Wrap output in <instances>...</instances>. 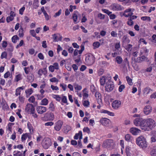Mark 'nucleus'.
I'll use <instances>...</instances> for the list:
<instances>
[{
	"instance_id": "nucleus-1",
	"label": "nucleus",
	"mask_w": 156,
	"mask_h": 156,
	"mask_svg": "<svg viewBox=\"0 0 156 156\" xmlns=\"http://www.w3.org/2000/svg\"><path fill=\"white\" fill-rule=\"evenodd\" d=\"M144 126L143 130L149 131L152 129L155 126V122L152 119L148 118L144 119Z\"/></svg>"
},
{
	"instance_id": "nucleus-2",
	"label": "nucleus",
	"mask_w": 156,
	"mask_h": 156,
	"mask_svg": "<svg viewBox=\"0 0 156 156\" xmlns=\"http://www.w3.org/2000/svg\"><path fill=\"white\" fill-rule=\"evenodd\" d=\"M136 144L140 148L144 149L147 146V143L146 138L143 136H140L136 138Z\"/></svg>"
},
{
	"instance_id": "nucleus-3",
	"label": "nucleus",
	"mask_w": 156,
	"mask_h": 156,
	"mask_svg": "<svg viewBox=\"0 0 156 156\" xmlns=\"http://www.w3.org/2000/svg\"><path fill=\"white\" fill-rule=\"evenodd\" d=\"M114 87V85L113 83L110 79L108 80L105 86V90L107 92H110L113 90Z\"/></svg>"
},
{
	"instance_id": "nucleus-4",
	"label": "nucleus",
	"mask_w": 156,
	"mask_h": 156,
	"mask_svg": "<svg viewBox=\"0 0 156 156\" xmlns=\"http://www.w3.org/2000/svg\"><path fill=\"white\" fill-rule=\"evenodd\" d=\"M144 119L142 118H137L135 119L133 121L134 125L136 126H140L143 130L144 126Z\"/></svg>"
},
{
	"instance_id": "nucleus-5",
	"label": "nucleus",
	"mask_w": 156,
	"mask_h": 156,
	"mask_svg": "<svg viewBox=\"0 0 156 156\" xmlns=\"http://www.w3.org/2000/svg\"><path fill=\"white\" fill-rule=\"evenodd\" d=\"M85 61L88 65H91L94 62V57L92 54L86 56Z\"/></svg>"
},
{
	"instance_id": "nucleus-6",
	"label": "nucleus",
	"mask_w": 156,
	"mask_h": 156,
	"mask_svg": "<svg viewBox=\"0 0 156 156\" xmlns=\"http://www.w3.org/2000/svg\"><path fill=\"white\" fill-rule=\"evenodd\" d=\"M114 144V142L112 140L108 139L105 140L102 146L105 148H109L112 147Z\"/></svg>"
},
{
	"instance_id": "nucleus-7",
	"label": "nucleus",
	"mask_w": 156,
	"mask_h": 156,
	"mask_svg": "<svg viewBox=\"0 0 156 156\" xmlns=\"http://www.w3.org/2000/svg\"><path fill=\"white\" fill-rule=\"evenodd\" d=\"M63 124L62 121L59 120L57 121L55 124L54 128L57 131H60Z\"/></svg>"
},
{
	"instance_id": "nucleus-8",
	"label": "nucleus",
	"mask_w": 156,
	"mask_h": 156,
	"mask_svg": "<svg viewBox=\"0 0 156 156\" xmlns=\"http://www.w3.org/2000/svg\"><path fill=\"white\" fill-rule=\"evenodd\" d=\"M121 102L118 100H115L112 103V108L115 109H118L121 107Z\"/></svg>"
},
{
	"instance_id": "nucleus-9",
	"label": "nucleus",
	"mask_w": 156,
	"mask_h": 156,
	"mask_svg": "<svg viewBox=\"0 0 156 156\" xmlns=\"http://www.w3.org/2000/svg\"><path fill=\"white\" fill-rule=\"evenodd\" d=\"M34 108L32 104H27L25 108V110L26 112L28 114H30L31 112L34 111Z\"/></svg>"
},
{
	"instance_id": "nucleus-10",
	"label": "nucleus",
	"mask_w": 156,
	"mask_h": 156,
	"mask_svg": "<svg viewBox=\"0 0 156 156\" xmlns=\"http://www.w3.org/2000/svg\"><path fill=\"white\" fill-rule=\"evenodd\" d=\"M36 110L37 112L40 114H43L47 111V108L46 107L41 106H39L37 107Z\"/></svg>"
},
{
	"instance_id": "nucleus-11",
	"label": "nucleus",
	"mask_w": 156,
	"mask_h": 156,
	"mask_svg": "<svg viewBox=\"0 0 156 156\" xmlns=\"http://www.w3.org/2000/svg\"><path fill=\"white\" fill-rule=\"evenodd\" d=\"M95 96L98 103L100 105L102 104L101 94L98 92H96L95 94Z\"/></svg>"
},
{
	"instance_id": "nucleus-12",
	"label": "nucleus",
	"mask_w": 156,
	"mask_h": 156,
	"mask_svg": "<svg viewBox=\"0 0 156 156\" xmlns=\"http://www.w3.org/2000/svg\"><path fill=\"white\" fill-rule=\"evenodd\" d=\"M110 7L114 11L121 10L122 9L121 6L116 3L112 4L110 6Z\"/></svg>"
},
{
	"instance_id": "nucleus-13",
	"label": "nucleus",
	"mask_w": 156,
	"mask_h": 156,
	"mask_svg": "<svg viewBox=\"0 0 156 156\" xmlns=\"http://www.w3.org/2000/svg\"><path fill=\"white\" fill-rule=\"evenodd\" d=\"M131 11L132 9L130 8L126 9L124 11L123 14V15L126 17H130L133 14V12H131Z\"/></svg>"
},
{
	"instance_id": "nucleus-14",
	"label": "nucleus",
	"mask_w": 156,
	"mask_h": 156,
	"mask_svg": "<svg viewBox=\"0 0 156 156\" xmlns=\"http://www.w3.org/2000/svg\"><path fill=\"white\" fill-rule=\"evenodd\" d=\"M130 132L133 135H136L140 132V130L135 127H132L129 129Z\"/></svg>"
},
{
	"instance_id": "nucleus-15",
	"label": "nucleus",
	"mask_w": 156,
	"mask_h": 156,
	"mask_svg": "<svg viewBox=\"0 0 156 156\" xmlns=\"http://www.w3.org/2000/svg\"><path fill=\"white\" fill-rule=\"evenodd\" d=\"M110 122L109 120L106 118H103L101 119L100 120V122L101 124L105 126H108Z\"/></svg>"
},
{
	"instance_id": "nucleus-16",
	"label": "nucleus",
	"mask_w": 156,
	"mask_h": 156,
	"mask_svg": "<svg viewBox=\"0 0 156 156\" xmlns=\"http://www.w3.org/2000/svg\"><path fill=\"white\" fill-rule=\"evenodd\" d=\"M152 111V108L149 105H147L145 107L144 109V112L146 115L149 114Z\"/></svg>"
},
{
	"instance_id": "nucleus-17",
	"label": "nucleus",
	"mask_w": 156,
	"mask_h": 156,
	"mask_svg": "<svg viewBox=\"0 0 156 156\" xmlns=\"http://www.w3.org/2000/svg\"><path fill=\"white\" fill-rule=\"evenodd\" d=\"M51 145L50 140H46L43 144V147L45 149H48Z\"/></svg>"
},
{
	"instance_id": "nucleus-18",
	"label": "nucleus",
	"mask_w": 156,
	"mask_h": 156,
	"mask_svg": "<svg viewBox=\"0 0 156 156\" xmlns=\"http://www.w3.org/2000/svg\"><path fill=\"white\" fill-rule=\"evenodd\" d=\"M47 71L46 68H44L43 69H40L38 71L37 73L38 75L40 76L42 75V74L45 75L47 73Z\"/></svg>"
},
{
	"instance_id": "nucleus-19",
	"label": "nucleus",
	"mask_w": 156,
	"mask_h": 156,
	"mask_svg": "<svg viewBox=\"0 0 156 156\" xmlns=\"http://www.w3.org/2000/svg\"><path fill=\"white\" fill-rule=\"evenodd\" d=\"M41 10L42 11V12L43 13L44 16L45 17V20H49V19L51 18V16H49L46 11L44 9V7H42L41 9Z\"/></svg>"
},
{
	"instance_id": "nucleus-20",
	"label": "nucleus",
	"mask_w": 156,
	"mask_h": 156,
	"mask_svg": "<svg viewBox=\"0 0 156 156\" xmlns=\"http://www.w3.org/2000/svg\"><path fill=\"white\" fill-rule=\"evenodd\" d=\"M122 65L123 66L124 68H125L126 66V65H127L129 69L130 68L129 62L128 61V59L127 58H126L124 59L122 64Z\"/></svg>"
},
{
	"instance_id": "nucleus-21",
	"label": "nucleus",
	"mask_w": 156,
	"mask_h": 156,
	"mask_svg": "<svg viewBox=\"0 0 156 156\" xmlns=\"http://www.w3.org/2000/svg\"><path fill=\"white\" fill-rule=\"evenodd\" d=\"M24 89V87L23 86L19 87L16 90L15 95L16 96L20 95V92L22 90H23Z\"/></svg>"
},
{
	"instance_id": "nucleus-22",
	"label": "nucleus",
	"mask_w": 156,
	"mask_h": 156,
	"mask_svg": "<svg viewBox=\"0 0 156 156\" xmlns=\"http://www.w3.org/2000/svg\"><path fill=\"white\" fill-rule=\"evenodd\" d=\"M107 79L105 77L103 76L100 78V82L101 86H104L105 83L106 82Z\"/></svg>"
},
{
	"instance_id": "nucleus-23",
	"label": "nucleus",
	"mask_w": 156,
	"mask_h": 156,
	"mask_svg": "<svg viewBox=\"0 0 156 156\" xmlns=\"http://www.w3.org/2000/svg\"><path fill=\"white\" fill-rule=\"evenodd\" d=\"M78 12L77 11H75L73 16V20L74 22L75 23H76V22L78 19L77 14Z\"/></svg>"
},
{
	"instance_id": "nucleus-24",
	"label": "nucleus",
	"mask_w": 156,
	"mask_h": 156,
	"mask_svg": "<svg viewBox=\"0 0 156 156\" xmlns=\"http://www.w3.org/2000/svg\"><path fill=\"white\" fill-rule=\"evenodd\" d=\"M125 138L126 141L128 142H131L133 140V137L129 134H127L126 135Z\"/></svg>"
},
{
	"instance_id": "nucleus-25",
	"label": "nucleus",
	"mask_w": 156,
	"mask_h": 156,
	"mask_svg": "<svg viewBox=\"0 0 156 156\" xmlns=\"http://www.w3.org/2000/svg\"><path fill=\"white\" fill-rule=\"evenodd\" d=\"M115 61L118 64H121L123 61L122 58L120 56H117L115 58Z\"/></svg>"
},
{
	"instance_id": "nucleus-26",
	"label": "nucleus",
	"mask_w": 156,
	"mask_h": 156,
	"mask_svg": "<svg viewBox=\"0 0 156 156\" xmlns=\"http://www.w3.org/2000/svg\"><path fill=\"white\" fill-rule=\"evenodd\" d=\"M152 91V90L149 87H147L145 88L143 90L144 93L145 94H147L150 92Z\"/></svg>"
},
{
	"instance_id": "nucleus-27",
	"label": "nucleus",
	"mask_w": 156,
	"mask_h": 156,
	"mask_svg": "<svg viewBox=\"0 0 156 156\" xmlns=\"http://www.w3.org/2000/svg\"><path fill=\"white\" fill-rule=\"evenodd\" d=\"M25 92L26 94V97H28L32 93L33 90L31 88L26 90Z\"/></svg>"
},
{
	"instance_id": "nucleus-28",
	"label": "nucleus",
	"mask_w": 156,
	"mask_h": 156,
	"mask_svg": "<svg viewBox=\"0 0 156 156\" xmlns=\"http://www.w3.org/2000/svg\"><path fill=\"white\" fill-rule=\"evenodd\" d=\"M49 109L51 111H54L55 110V106L53 103L51 102L49 105Z\"/></svg>"
},
{
	"instance_id": "nucleus-29",
	"label": "nucleus",
	"mask_w": 156,
	"mask_h": 156,
	"mask_svg": "<svg viewBox=\"0 0 156 156\" xmlns=\"http://www.w3.org/2000/svg\"><path fill=\"white\" fill-rule=\"evenodd\" d=\"M18 35L20 37H22L24 36L23 28L21 27L19 31Z\"/></svg>"
},
{
	"instance_id": "nucleus-30",
	"label": "nucleus",
	"mask_w": 156,
	"mask_h": 156,
	"mask_svg": "<svg viewBox=\"0 0 156 156\" xmlns=\"http://www.w3.org/2000/svg\"><path fill=\"white\" fill-rule=\"evenodd\" d=\"M19 38L17 35H14L12 38V41L14 43H16L17 40H19Z\"/></svg>"
},
{
	"instance_id": "nucleus-31",
	"label": "nucleus",
	"mask_w": 156,
	"mask_h": 156,
	"mask_svg": "<svg viewBox=\"0 0 156 156\" xmlns=\"http://www.w3.org/2000/svg\"><path fill=\"white\" fill-rule=\"evenodd\" d=\"M22 75L19 74L16 76L15 80L16 82H18L19 81L22 80Z\"/></svg>"
},
{
	"instance_id": "nucleus-32",
	"label": "nucleus",
	"mask_w": 156,
	"mask_h": 156,
	"mask_svg": "<svg viewBox=\"0 0 156 156\" xmlns=\"http://www.w3.org/2000/svg\"><path fill=\"white\" fill-rule=\"evenodd\" d=\"M74 87L75 89L76 90V92H78L76 90H80L82 89V87L80 85H79L77 84H75L74 85Z\"/></svg>"
},
{
	"instance_id": "nucleus-33",
	"label": "nucleus",
	"mask_w": 156,
	"mask_h": 156,
	"mask_svg": "<svg viewBox=\"0 0 156 156\" xmlns=\"http://www.w3.org/2000/svg\"><path fill=\"white\" fill-rule=\"evenodd\" d=\"M100 45V43L98 41L94 42L93 44L94 49L98 48Z\"/></svg>"
},
{
	"instance_id": "nucleus-34",
	"label": "nucleus",
	"mask_w": 156,
	"mask_h": 156,
	"mask_svg": "<svg viewBox=\"0 0 156 156\" xmlns=\"http://www.w3.org/2000/svg\"><path fill=\"white\" fill-rule=\"evenodd\" d=\"M48 101L46 98H44L41 101V105H47L48 103Z\"/></svg>"
},
{
	"instance_id": "nucleus-35",
	"label": "nucleus",
	"mask_w": 156,
	"mask_h": 156,
	"mask_svg": "<svg viewBox=\"0 0 156 156\" xmlns=\"http://www.w3.org/2000/svg\"><path fill=\"white\" fill-rule=\"evenodd\" d=\"M28 136V133H26L23 134L22 135L21 138V140L22 141H24L26 140L27 137Z\"/></svg>"
},
{
	"instance_id": "nucleus-36",
	"label": "nucleus",
	"mask_w": 156,
	"mask_h": 156,
	"mask_svg": "<svg viewBox=\"0 0 156 156\" xmlns=\"http://www.w3.org/2000/svg\"><path fill=\"white\" fill-rule=\"evenodd\" d=\"M139 58L141 59L140 61H142V62L145 61L148 62L149 61L148 58L144 55H142L140 57H139Z\"/></svg>"
},
{
	"instance_id": "nucleus-37",
	"label": "nucleus",
	"mask_w": 156,
	"mask_h": 156,
	"mask_svg": "<svg viewBox=\"0 0 156 156\" xmlns=\"http://www.w3.org/2000/svg\"><path fill=\"white\" fill-rule=\"evenodd\" d=\"M103 112L104 113L108 114V115L113 116L115 115L114 113L113 112H110L108 111L104 110L103 111Z\"/></svg>"
},
{
	"instance_id": "nucleus-38",
	"label": "nucleus",
	"mask_w": 156,
	"mask_h": 156,
	"mask_svg": "<svg viewBox=\"0 0 156 156\" xmlns=\"http://www.w3.org/2000/svg\"><path fill=\"white\" fill-rule=\"evenodd\" d=\"M86 90L87 89L86 88H85L83 90V96L84 98H87L88 96V92Z\"/></svg>"
},
{
	"instance_id": "nucleus-39",
	"label": "nucleus",
	"mask_w": 156,
	"mask_h": 156,
	"mask_svg": "<svg viewBox=\"0 0 156 156\" xmlns=\"http://www.w3.org/2000/svg\"><path fill=\"white\" fill-rule=\"evenodd\" d=\"M132 48V45L131 44H128L126 47L125 49L128 51H130Z\"/></svg>"
},
{
	"instance_id": "nucleus-40",
	"label": "nucleus",
	"mask_w": 156,
	"mask_h": 156,
	"mask_svg": "<svg viewBox=\"0 0 156 156\" xmlns=\"http://www.w3.org/2000/svg\"><path fill=\"white\" fill-rule=\"evenodd\" d=\"M90 88L91 91L93 93H95L96 92H97L96 88L94 85H91Z\"/></svg>"
},
{
	"instance_id": "nucleus-41",
	"label": "nucleus",
	"mask_w": 156,
	"mask_h": 156,
	"mask_svg": "<svg viewBox=\"0 0 156 156\" xmlns=\"http://www.w3.org/2000/svg\"><path fill=\"white\" fill-rule=\"evenodd\" d=\"M7 53L6 52L4 51L2 53L1 56V59H3L4 58H7Z\"/></svg>"
},
{
	"instance_id": "nucleus-42",
	"label": "nucleus",
	"mask_w": 156,
	"mask_h": 156,
	"mask_svg": "<svg viewBox=\"0 0 156 156\" xmlns=\"http://www.w3.org/2000/svg\"><path fill=\"white\" fill-rule=\"evenodd\" d=\"M126 80L127 82L130 85H132L133 84V83L132 82V80L131 79L129 76H127L126 77Z\"/></svg>"
},
{
	"instance_id": "nucleus-43",
	"label": "nucleus",
	"mask_w": 156,
	"mask_h": 156,
	"mask_svg": "<svg viewBox=\"0 0 156 156\" xmlns=\"http://www.w3.org/2000/svg\"><path fill=\"white\" fill-rule=\"evenodd\" d=\"M55 69L58 70L59 69V66L57 62H55L52 65Z\"/></svg>"
},
{
	"instance_id": "nucleus-44",
	"label": "nucleus",
	"mask_w": 156,
	"mask_h": 156,
	"mask_svg": "<svg viewBox=\"0 0 156 156\" xmlns=\"http://www.w3.org/2000/svg\"><path fill=\"white\" fill-rule=\"evenodd\" d=\"M54 118V116L53 114L51 113L48 115V120L50 121H52L53 120Z\"/></svg>"
},
{
	"instance_id": "nucleus-45",
	"label": "nucleus",
	"mask_w": 156,
	"mask_h": 156,
	"mask_svg": "<svg viewBox=\"0 0 156 156\" xmlns=\"http://www.w3.org/2000/svg\"><path fill=\"white\" fill-rule=\"evenodd\" d=\"M14 155L15 156H23L22 153L20 151H14Z\"/></svg>"
},
{
	"instance_id": "nucleus-46",
	"label": "nucleus",
	"mask_w": 156,
	"mask_h": 156,
	"mask_svg": "<svg viewBox=\"0 0 156 156\" xmlns=\"http://www.w3.org/2000/svg\"><path fill=\"white\" fill-rule=\"evenodd\" d=\"M53 98L56 99V100L58 101H59L61 99V98L58 95H54L53 96Z\"/></svg>"
},
{
	"instance_id": "nucleus-47",
	"label": "nucleus",
	"mask_w": 156,
	"mask_h": 156,
	"mask_svg": "<svg viewBox=\"0 0 156 156\" xmlns=\"http://www.w3.org/2000/svg\"><path fill=\"white\" fill-rule=\"evenodd\" d=\"M27 79L30 81H33L34 79V75L31 74L30 75L28 76Z\"/></svg>"
},
{
	"instance_id": "nucleus-48",
	"label": "nucleus",
	"mask_w": 156,
	"mask_h": 156,
	"mask_svg": "<svg viewBox=\"0 0 156 156\" xmlns=\"http://www.w3.org/2000/svg\"><path fill=\"white\" fill-rule=\"evenodd\" d=\"M83 105L85 107H87L90 105L89 102L88 101H85L83 103Z\"/></svg>"
},
{
	"instance_id": "nucleus-49",
	"label": "nucleus",
	"mask_w": 156,
	"mask_h": 156,
	"mask_svg": "<svg viewBox=\"0 0 156 156\" xmlns=\"http://www.w3.org/2000/svg\"><path fill=\"white\" fill-rule=\"evenodd\" d=\"M24 45V43L23 41V40H21L19 44L17 45L16 47V48H18L19 47H21L23 45Z\"/></svg>"
},
{
	"instance_id": "nucleus-50",
	"label": "nucleus",
	"mask_w": 156,
	"mask_h": 156,
	"mask_svg": "<svg viewBox=\"0 0 156 156\" xmlns=\"http://www.w3.org/2000/svg\"><path fill=\"white\" fill-rule=\"evenodd\" d=\"M127 24L129 26H131L133 25L134 22L133 20H130L128 18V21H127Z\"/></svg>"
},
{
	"instance_id": "nucleus-51",
	"label": "nucleus",
	"mask_w": 156,
	"mask_h": 156,
	"mask_svg": "<svg viewBox=\"0 0 156 156\" xmlns=\"http://www.w3.org/2000/svg\"><path fill=\"white\" fill-rule=\"evenodd\" d=\"M141 19L144 21L147 20L148 21H150L151 20V18L149 17L146 16H143L141 17Z\"/></svg>"
},
{
	"instance_id": "nucleus-52",
	"label": "nucleus",
	"mask_w": 156,
	"mask_h": 156,
	"mask_svg": "<svg viewBox=\"0 0 156 156\" xmlns=\"http://www.w3.org/2000/svg\"><path fill=\"white\" fill-rule=\"evenodd\" d=\"M35 100V98L34 96H31L28 99V101L31 103H33Z\"/></svg>"
},
{
	"instance_id": "nucleus-53",
	"label": "nucleus",
	"mask_w": 156,
	"mask_h": 156,
	"mask_svg": "<svg viewBox=\"0 0 156 156\" xmlns=\"http://www.w3.org/2000/svg\"><path fill=\"white\" fill-rule=\"evenodd\" d=\"M151 141L152 142H155L156 141V133L151 137Z\"/></svg>"
},
{
	"instance_id": "nucleus-54",
	"label": "nucleus",
	"mask_w": 156,
	"mask_h": 156,
	"mask_svg": "<svg viewBox=\"0 0 156 156\" xmlns=\"http://www.w3.org/2000/svg\"><path fill=\"white\" fill-rule=\"evenodd\" d=\"M142 51L143 53H147L149 52V50L147 49L146 47H143L141 50V52L142 53Z\"/></svg>"
},
{
	"instance_id": "nucleus-55",
	"label": "nucleus",
	"mask_w": 156,
	"mask_h": 156,
	"mask_svg": "<svg viewBox=\"0 0 156 156\" xmlns=\"http://www.w3.org/2000/svg\"><path fill=\"white\" fill-rule=\"evenodd\" d=\"M62 10L60 9L58 12H56L54 16V17H56L57 16H59L61 13Z\"/></svg>"
},
{
	"instance_id": "nucleus-56",
	"label": "nucleus",
	"mask_w": 156,
	"mask_h": 156,
	"mask_svg": "<svg viewBox=\"0 0 156 156\" xmlns=\"http://www.w3.org/2000/svg\"><path fill=\"white\" fill-rule=\"evenodd\" d=\"M30 34L33 37H35L36 36V33L34 30H30Z\"/></svg>"
},
{
	"instance_id": "nucleus-57",
	"label": "nucleus",
	"mask_w": 156,
	"mask_h": 156,
	"mask_svg": "<svg viewBox=\"0 0 156 156\" xmlns=\"http://www.w3.org/2000/svg\"><path fill=\"white\" fill-rule=\"evenodd\" d=\"M50 81L51 82H58V80L55 77H53L50 79Z\"/></svg>"
},
{
	"instance_id": "nucleus-58",
	"label": "nucleus",
	"mask_w": 156,
	"mask_h": 156,
	"mask_svg": "<svg viewBox=\"0 0 156 156\" xmlns=\"http://www.w3.org/2000/svg\"><path fill=\"white\" fill-rule=\"evenodd\" d=\"M60 86L62 88L64 91L66 90L67 87L66 85L64 83H61L60 84Z\"/></svg>"
},
{
	"instance_id": "nucleus-59",
	"label": "nucleus",
	"mask_w": 156,
	"mask_h": 156,
	"mask_svg": "<svg viewBox=\"0 0 156 156\" xmlns=\"http://www.w3.org/2000/svg\"><path fill=\"white\" fill-rule=\"evenodd\" d=\"M83 131L84 132H87L88 134L90 133V130L89 129L88 127H85L83 129Z\"/></svg>"
},
{
	"instance_id": "nucleus-60",
	"label": "nucleus",
	"mask_w": 156,
	"mask_h": 156,
	"mask_svg": "<svg viewBox=\"0 0 156 156\" xmlns=\"http://www.w3.org/2000/svg\"><path fill=\"white\" fill-rule=\"evenodd\" d=\"M19 99L21 103H23L24 102L25 98L21 96H19Z\"/></svg>"
},
{
	"instance_id": "nucleus-61",
	"label": "nucleus",
	"mask_w": 156,
	"mask_h": 156,
	"mask_svg": "<svg viewBox=\"0 0 156 156\" xmlns=\"http://www.w3.org/2000/svg\"><path fill=\"white\" fill-rule=\"evenodd\" d=\"M24 70L25 71V73L27 74H28L29 72L30 71V69L29 67H25L24 68Z\"/></svg>"
},
{
	"instance_id": "nucleus-62",
	"label": "nucleus",
	"mask_w": 156,
	"mask_h": 156,
	"mask_svg": "<svg viewBox=\"0 0 156 156\" xmlns=\"http://www.w3.org/2000/svg\"><path fill=\"white\" fill-rule=\"evenodd\" d=\"M125 88V86L124 85H121L119 87V92H121Z\"/></svg>"
},
{
	"instance_id": "nucleus-63",
	"label": "nucleus",
	"mask_w": 156,
	"mask_h": 156,
	"mask_svg": "<svg viewBox=\"0 0 156 156\" xmlns=\"http://www.w3.org/2000/svg\"><path fill=\"white\" fill-rule=\"evenodd\" d=\"M13 17L12 16H10L6 18V21L7 22H9L13 19Z\"/></svg>"
},
{
	"instance_id": "nucleus-64",
	"label": "nucleus",
	"mask_w": 156,
	"mask_h": 156,
	"mask_svg": "<svg viewBox=\"0 0 156 156\" xmlns=\"http://www.w3.org/2000/svg\"><path fill=\"white\" fill-rule=\"evenodd\" d=\"M54 122H46L45 123L44 125L45 126H52L54 125Z\"/></svg>"
}]
</instances>
